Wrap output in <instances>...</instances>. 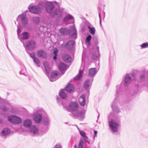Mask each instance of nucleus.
<instances>
[{
  "instance_id": "bb28decb",
  "label": "nucleus",
  "mask_w": 148,
  "mask_h": 148,
  "mask_svg": "<svg viewBox=\"0 0 148 148\" xmlns=\"http://www.w3.org/2000/svg\"><path fill=\"white\" fill-rule=\"evenodd\" d=\"M85 113L84 112H79L77 113L76 114L74 115V116L76 117H78L80 118L84 119V118Z\"/></svg>"
},
{
  "instance_id": "39448f33",
  "label": "nucleus",
  "mask_w": 148,
  "mask_h": 148,
  "mask_svg": "<svg viewBox=\"0 0 148 148\" xmlns=\"http://www.w3.org/2000/svg\"><path fill=\"white\" fill-rule=\"evenodd\" d=\"M23 44L26 50H32L34 48L35 43L34 41L31 40L27 42L26 43H23Z\"/></svg>"
},
{
  "instance_id": "20e7f679",
  "label": "nucleus",
  "mask_w": 148,
  "mask_h": 148,
  "mask_svg": "<svg viewBox=\"0 0 148 148\" xmlns=\"http://www.w3.org/2000/svg\"><path fill=\"white\" fill-rule=\"evenodd\" d=\"M8 119L10 122L14 124L21 123L22 121L21 119L19 117L14 115L9 116Z\"/></svg>"
},
{
  "instance_id": "5701e85b",
  "label": "nucleus",
  "mask_w": 148,
  "mask_h": 148,
  "mask_svg": "<svg viewBox=\"0 0 148 148\" xmlns=\"http://www.w3.org/2000/svg\"><path fill=\"white\" fill-rule=\"evenodd\" d=\"M43 64L45 67L46 73H49L50 69L49 65L48 62L46 61H44L43 63Z\"/></svg>"
},
{
  "instance_id": "cd10ccee",
  "label": "nucleus",
  "mask_w": 148,
  "mask_h": 148,
  "mask_svg": "<svg viewBox=\"0 0 148 148\" xmlns=\"http://www.w3.org/2000/svg\"><path fill=\"white\" fill-rule=\"evenodd\" d=\"M71 29L72 31L70 32V35H72L73 36H74V37L76 38V31L73 27H71Z\"/></svg>"
},
{
  "instance_id": "9b49d317",
  "label": "nucleus",
  "mask_w": 148,
  "mask_h": 148,
  "mask_svg": "<svg viewBox=\"0 0 148 148\" xmlns=\"http://www.w3.org/2000/svg\"><path fill=\"white\" fill-rule=\"evenodd\" d=\"M58 69L62 73V74L64 73L65 71L67 69L66 65L64 63H60L58 66Z\"/></svg>"
},
{
  "instance_id": "4c0bfd02",
  "label": "nucleus",
  "mask_w": 148,
  "mask_h": 148,
  "mask_svg": "<svg viewBox=\"0 0 148 148\" xmlns=\"http://www.w3.org/2000/svg\"><path fill=\"white\" fill-rule=\"evenodd\" d=\"M142 48H144L148 47V43L147 42L143 43L141 45Z\"/></svg>"
},
{
  "instance_id": "e433bc0d",
  "label": "nucleus",
  "mask_w": 148,
  "mask_h": 148,
  "mask_svg": "<svg viewBox=\"0 0 148 148\" xmlns=\"http://www.w3.org/2000/svg\"><path fill=\"white\" fill-rule=\"evenodd\" d=\"M17 33L18 35H18H20L19 34L20 33L21 31L22 30V27H21L20 25H17Z\"/></svg>"
},
{
  "instance_id": "2f4dec72",
  "label": "nucleus",
  "mask_w": 148,
  "mask_h": 148,
  "mask_svg": "<svg viewBox=\"0 0 148 148\" xmlns=\"http://www.w3.org/2000/svg\"><path fill=\"white\" fill-rule=\"evenodd\" d=\"M117 89L116 90V95L118 94L121 90L122 89V86L121 84H119L118 85L116 86Z\"/></svg>"
},
{
  "instance_id": "c9c22d12",
  "label": "nucleus",
  "mask_w": 148,
  "mask_h": 148,
  "mask_svg": "<svg viewBox=\"0 0 148 148\" xmlns=\"http://www.w3.org/2000/svg\"><path fill=\"white\" fill-rule=\"evenodd\" d=\"M80 134L84 138H86L87 139V137L86 135V133L83 131H79Z\"/></svg>"
},
{
  "instance_id": "473e14b6",
  "label": "nucleus",
  "mask_w": 148,
  "mask_h": 148,
  "mask_svg": "<svg viewBox=\"0 0 148 148\" xmlns=\"http://www.w3.org/2000/svg\"><path fill=\"white\" fill-rule=\"evenodd\" d=\"M21 74H22L26 75L27 74L26 69L25 67H23L22 69L20 72Z\"/></svg>"
},
{
  "instance_id": "f3484780",
  "label": "nucleus",
  "mask_w": 148,
  "mask_h": 148,
  "mask_svg": "<svg viewBox=\"0 0 148 148\" xmlns=\"http://www.w3.org/2000/svg\"><path fill=\"white\" fill-rule=\"evenodd\" d=\"M23 125L25 127L29 128L32 126V121L30 119H27L24 121Z\"/></svg>"
},
{
  "instance_id": "79ce46f5",
  "label": "nucleus",
  "mask_w": 148,
  "mask_h": 148,
  "mask_svg": "<svg viewBox=\"0 0 148 148\" xmlns=\"http://www.w3.org/2000/svg\"><path fill=\"white\" fill-rule=\"evenodd\" d=\"M34 62L37 64H38L40 63L39 60L37 58H35L33 59Z\"/></svg>"
},
{
  "instance_id": "423d86ee",
  "label": "nucleus",
  "mask_w": 148,
  "mask_h": 148,
  "mask_svg": "<svg viewBox=\"0 0 148 148\" xmlns=\"http://www.w3.org/2000/svg\"><path fill=\"white\" fill-rule=\"evenodd\" d=\"M109 125L113 132H116L118 131L119 125L115 121L112 120L111 121H109Z\"/></svg>"
},
{
  "instance_id": "f03ea898",
  "label": "nucleus",
  "mask_w": 148,
  "mask_h": 148,
  "mask_svg": "<svg viewBox=\"0 0 148 148\" xmlns=\"http://www.w3.org/2000/svg\"><path fill=\"white\" fill-rule=\"evenodd\" d=\"M46 114V112L42 109L36 110L33 114V119L34 122L37 123H40L42 120V115Z\"/></svg>"
},
{
  "instance_id": "6e6552de",
  "label": "nucleus",
  "mask_w": 148,
  "mask_h": 148,
  "mask_svg": "<svg viewBox=\"0 0 148 148\" xmlns=\"http://www.w3.org/2000/svg\"><path fill=\"white\" fill-rule=\"evenodd\" d=\"M12 108V106L10 103L6 102L5 103L2 104L1 106V110L4 112H6Z\"/></svg>"
},
{
  "instance_id": "5fc2aeb1",
  "label": "nucleus",
  "mask_w": 148,
  "mask_h": 148,
  "mask_svg": "<svg viewBox=\"0 0 148 148\" xmlns=\"http://www.w3.org/2000/svg\"><path fill=\"white\" fill-rule=\"evenodd\" d=\"M55 3H56V2H55Z\"/></svg>"
},
{
  "instance_id": "864d4df0",
  "label": "nucleus",
  "mask_w": 148,
  "mask_h": 148,
  "mask_svg": "<svg viewBox=\"0 0 148 148\" xmlns=\"http://www.w3.org/2000/svg\"><path fill=\"white\" fill-rule=\"evenodd\" d=\"M86 141L89 144V142L88 140H86Z\"/></svg>"
},
{
  "instance_id": "a878e982",
  "label": "nucleus",
  "mask_w": 148,
  "mask_h": 148,
  "mask_svg": "<svg viewBox=\"0 0 148 148\" xmlns=\"http://www.w3.org/2000/svg\"><path fill=\"white\" fill-rule=\"evenodd\" d=\"M10 132V131L9 129L5 128L1 131V134L3 136H5L8 134Z\"/></svg>"
},
{
  "instance_id": "f8f14e48",
  "label": "nucleus",
  "mask_w": 148,
  "mask_h": 148,
  "mask_svg": "<svg viewBox=\"0 0 148 148\" xmlns=\"http://www.w3.org/2000/svg\"><path fill=\"white\" fill-rule=\"evenodd\" d=\"M92 81V79L90 80V79H88L86 80L84 84V88L87 90L89 89L91 86Z\"/></svg>"
},
{
  "instance_id": "58836bf2",
  "label": "nucleus",
  "mask_w": 148,
  "mask_h": 148,
  "mask_svg": "<svg viewBox=\"0 0 148 148\" xmlns=\"http://www.w3.org/2000/svg\"><path fill=\"white\" fill-rule=\"evenodd\" d=\"M145 78V75L144 74L141 75L139 79H137L138 81V82H141L143 81L144 79Z\"/></svg>"
},
{
  "instance_id": "3c124183",
  "label": "nucleus",
  "mask_w": 148,
  "mask_h": 148,
  "mask_svg": "<svg viewBox=\"0 0 148 148\" xmlns=\"http://www.w3.org/2000/svg\"><path fill=\"white\" fill-rule=\"evenodd\" d=\"M74 148H76L77 147V146L76 145H75L74 146Z\"/></svg>"
},
{
  "instance_id": "7c9ffc66",
  "label": "nucleus",
  "mask_w": 148,
  "mask_h": 148,
  "mask_svg": "<svg viewBox=\"0 0 148 148\" xmlns=\"http://www.w3.org/2000/svg\"><path fill=\"white\" fill-rule=\"evenodd\" d=\"M82 73L83 70H80L79 74L75 77L74 79L76 80H79L82 77Z\"/></svg>"
},
{
  "instance_id": "4be33fe9",
  "label": "nucleus",
  "mask_w": 148,
  "mask_h": 148,
  "mask_svg": "<svg viewBox=\"0 0 148 148\" xmlns=\"http://www.w3.org/2000/svg\"><path fill=\"white\" fill-rule=\"evenodd\" d=\"M72 19L73 21V17L71 15L69 14H68L64 18V21L66 22V23L69 24L70 23L68 22L70 20Z\"/></svg>"
},
{
  "instance_id": "4468645a",
  "label": "nucleus",
  "mask_w": 148,
  "mask_h": 148,
  "mask_svg": "<svg viewBox=\"0 0 148 148\" xmlns=\"http://www.w3.org/2000/svg\"><path fill=\"white\" fill-rule=\"evenodd\" d=\"M38 56L40 58H46L47 56V53L43 50H39L37 52Z\"/></svg>"
},
{
  "instance_id": "49530a36",
  "label": "nucleus",
  "mask_w": 148,
  "mask_h": 148,
  "mask_svg": "<svg viewBox=\"0 0 148 148\" xmlns=\"http://www.w3.org/2000/svg\"><path fill=\"white\" fill-rule=\"evenodd\" d=\"M97 133H98V132L97 131H94V134H95V135L94 136V138H95L96 137H97Z\"/></svg>"
},
{
  "instance_id": "37998d69",
  "label": "nucleus",
  "mask_w": 148,
  "mask_h": 148,
  "mask_svg": "<svg viewBox=\"0 0 148 148\" xmlns=\"http://www.w3.org/2000/svg\"><path fill=\"white\" fill-rule=\"evenodd\" d=\"M30 56L33 59H34L35 58H36L35 54L34 53L30 54Z\"/></svg>"
},
{
  "instance_id": "603ef678",
  "label": "nucleus",
  "mask_w": 148,
  "mask_h": 148,
  "mask_svg": "<svg viewBox=\"0 0 148 148\" xmlns=\"http://www.w3.org/2000/svg\"><path fill=\"white\" fill-rule=\"evenodd\" d=\"M28 12V10H26V11L25 12V13L26 12Z\"/></svg>"
},
{
  "instance_id": "c03bdc74",
  "label": "nucleus",
  "mask_w": 148,
  "mask_h": 148,
  "mask_svg": "<svg viewBox=\"0 0 148 148\" xmlns=\"http://www.w3.org/2000/svg\"><path fill=\"white\" fill-rule=\"evenodd\" d=\"M99 19H100V23L101 24V13L99 11Z\"/></svg>"
},
{
  "instance_id": "de8ad7c7",
  "label": "nucleus",
  "mask_w": 148,
  "mask_h": 148,
  "mask_svg": "<svg viewBox=\"0 0 148 148\" xmlns=\"http://www.w3.org/2000/svg\"><path fill=\"white\" fill-rule=\"evenodd\" d=\"M92 58L94 59H95L97 58V56L95 55H94L92 56Z\"/></svg>"
},
{
  "instance_id": "ddd939ff",
  "label": "nucleus",
  "mask_w": 148,
  "mask_h": 148,
  "mask_svg": "<svg viewBox=\"0 0 148 148\" xmlns=\"http://www.w3.org/2000/svg\"><path fill=\"white\" fill-rule=\"evenodd\" d=\"M86 95L84 94L82 95L79 97V102L81 106H84L86 102Z\"/></svg>"
},
{
  "instance_id": "8fccbe9b",
  "label": "nucleus",
  "mask_w": 148,
  "mask_h": 148,
  "mask_svg": "<svg viewBox=\"0 0 148 148\" xmlns=\"http://www.w3.org/2000/svg\"><path fill=\"white\" fill-rule=\"evenodd\" d=\"M3 123V121L2 120L0 119V124H1Z\"/></svg>"
},
{
  "instance_id": "a19ab883",
  "label": "nucleus",
  "mask_w": 148,
  "mask_h": 148,
  "mask_svg": "<svg viewBox=\"0 0 148 148\" xmlns=\"http://www.w3.org/2000/svg\"><path fill=\"white\" fill-rule=\"evenodd\" d=\"M57 50H55L53 51V54L55 56L53 57L54 60H56L57 59Z\"/></svg>"
},
{
  "instance_id": "c85d7f7f",
  "label": "nucleus",
  "mask_w": 148,
  "mask_h": 148,
  "mask_svg": "<svg viewBox=\"0 0 148 148\" xmlns=\"http://www.w3.org/2000/svg\"><path fill=\"white\" fill-rule=\"evenodd\" d=\"M88 29L89 32L92 35H94L95 33V29L94 27H90V26H88Z\"/></svg>"
},
{
  "instance_id": "7ed1b4c3",
  "label": "nucleus",
  "mask_w": 148,
  "mask_h": 148,
  "mask_svg": "<svg viewBox=\"0 0 148 148\" xmlns=\"http://www.w3.org/2000/svg\"><path fill=\"white\" fill-rule=\"evenodd\" d=\"M79 108V105L76 102H71L66 108L68 111L75 112L77 111Z\"/></svg>"
},
{
  "instance_id": "a18cd8bd",
  "label": "nucleus",
  "mask_w": 148,
  "mask_h": 148,
  "mask_svg": "<svg viewBox=\"0 0 148 148\" xmlns=\"http://www.w3.org/2000/svg\"><path fill=\"white\" fill-rule=\"evenodd\" d=\"M53 148H62L60 145H56Z\"/></svg>"
},
{
  "instance_id": "ea45409f",
  "label": "nucleus",
  "mask_w": 148,
  "mask_h": 148,
  "mask_svg": "<svg viewBox=\"0 0 148 148\" xmlns=\"http://www.w3.org/2000/svg\"><path fill=\"white\" fill-rule=\"evenodd\" d=\"M91 36L89 35L87 37L86 39V42L88 43H89L90 42V40L91 38Z\"/></svg>"
},
{
  "instance_id": "aec40b11",
  "label": "nucleus",
  "mask_w": 148,
  "mask_h": 148,
  "mask_svg": "<svg viewBox=\"0 0 148 148\" xmlns=\"http://www.w3.org/2000/svg\"><path fill=\"white\" fill-rule=\"evenodd\" d=\"M59 95L63 99H65L67 98V95L66 93V91L64 90H62L59 92Z\"/></svg>"
},
{
  "instance_id": "f257e3e1",
  "label": "nucleus",
  "mask_w": 148,
  "mask_h": 148,
  "mask_svg": "<svg viewBox=\"0 0 148 148\" xmlns=\"http://www.w3.org/2000/svg\"><path fill=\"white\" fill-rule=\"evenodd\" d=\"M44 6L47 12L50 14L52 17H54L56 15L60 16L62 14V12L59 9H57L55 11H53L54 5L51 2L45 1L40 2L38 5L29 6L28 7L29 10L31 13L38 14L43 9Z\"/></svg>"
},
{
  "instance_id": "412c9836",
  "label": "nucleus",
  "mask_w": 148,
  "mask_h": 148,
  "mask_svg": "<svg viewBox=\"0 0 148 148\" xmlns=\"http://www.w3.org/2000/svg\"><path fill=\"white\" fill-rule=\"evenodd\" d=\"M97 71L95 68H91L89 69L88 75L90 76H94L97 73Z\"/></svg>"
},
{
  "instance_id": "c756f323",
  "label": "nucleus",
  "mask_w": 148,
  "mask_h": 148,
  "mask_svg": "<svg viewBox=\"0 0 148 148\" xmlns=\"http://www.w3.org/2000/svg\"><path fill=\"white\" fill-rule=\"evenodd\" d=\"M60 32L61 34L64 35L68 33L69 32V30L66 28H62L60 29Z\"/></svg>"
},
{
  "instance_id": "1a4fd4ad",
  "label": "nucleus",
  "mask_w": 148,
  "mask_h": 148,
  "mask_svg": "<svg viewBox=\"0 0 148 148\" xmlns=\"http://www.w3.org/2000/svg\"><path fill=\"white\" fill-rule=\"evenodd\" d=\"M19 19H20L23 25H25L27 24L28 21L26 15H24L23 14L19 15L18 17L17 21Z\"/></svg>"
},
{
  "instance_id": "b1692460",
  "label": "nucleus",
  "mask_w": 148,
  "mask_h": 148,
  "mask_svg": "<svg viewBox=\"0 0 148 148\" xmlns=\"http://www.w3.org/2000/svg\"><path fill=\"white\" fill-rule=\"evenodd\" d=\"M50 121V119L48 117L46 116L43 119V124L47 126L49 124Z\"/></svg>"
},
{
  "instance_id": "393cba45",
  "label": "nucleus",
  "mask_w": 148,
  "mask_h": 148,
  "mask_svg": "<svg viewBox=\"0 0 148 148\" xmlns=\"http://www.w3.org/2000/svg\"><path fill=\"white\" fill-rule=\"evenodd\" d=\"M31 132L34 134H36L38 132V129L35 126H31L29 128Z\"/></svg>"
},
{
  "instance_id": "f704fd0d",
  "label": "nucleus",
  "mask_w": 148,
  "mask_h": 148,
  "mask_svg": "<svg viewBox=\"0 0 148 148\" xmlns=\"http://www.w3.org/2000/svg\"><path fill=\"white\" fill-rule=\"evenodd\" d=\"M112 107L113 110L114 112H115L116 113H117L119 112V111L117 107H115V106H114L113 104L112 105Z\"/></svg>"
},
{
  "instance_id": "0eeeda50",
  "label": "nucleus",
  "mask_w": 148,
  "mask_h": 148,
  "mask_svg": "<svg viewBox=\"0 0 148 148\" xmlns=\"http://www.w3.org/2000/svg\"><path fill=\"white\" fill-rule=\"evenodd\" d=\"M60 73L57 71H53L51 73V76L49 77L50 80L51 82H53L59 78Z\"/></svg>"
},
{
  "instance_id": "09e8293b",
  "label": "nucleus",
  "mask_w": 148,
  "mask_h": 148,
  "mask_svg": "<svg viewBox=\"0 0 148 148\" xmlns=\"http://www.w3.org/2000/svg\"><path fill=\"white\" fill-rule=\"evenodd\" d=\"M132 75V76L134 78V80L136 81V75H135V74H133Z\"/></svg>"
},
{
  "instance_id": "2eb2a0df",
  "label": "nucleus",
  "mask_w": 148,
  "mask_h": 148,
  "mask_svg": "<svg viewBox=\"0 0 148 148\" xmlns=\"http://www.w3.org/2000/svg\"><path fill=\"white\" fill-rule=\"evenodd\" d=\"M62 59L64 62H70L71 60V56L67 54H64L62 56Z\"/></svg>"
},
{
  "instance_id": "72a5a7b5",
  "label": "nucleus",
  "mask_w": 148,
  "mask_h": 148,
  "mask_svg": "<svg viewBox=\"0 0 148 148\" xmlns=\"http://www.w3.org/2000/svg\"><path fill=\"white\" fill-rule=\"evenodd\" d=\"M84 145V142L82 140V139H81L79 142L78 148H83Z\"/></svg>"
},
{
  "instance_id": "a211bd4d",
  "label": "nucleus",
  "mask_w": 148,
  "mask_h": 148,
  "mask_svg": "<svg viewBox=\"0 0 148 148\" xmlns=\"http://www.w3.org/2000/svg\"><path fill=\"white\" fill-rule=\"evenodd\" d=\"M74 43V41L70 40L67 43H66L65 46L68 49L70 50L73 48Z\"/></svg>"
},
{
  "instance_id": "9d476101",
  "label": "nucleus",
  "mask_w": 148,
  "mask_h": 148,
  "mask_svg": "<svg viewBox=\"0 0 148 148\" xmlns=\"http://www.w3.org/2000/svg\"><path fill=\"white\" fill-rule=\"evenodd\" d=\"M131 74L126 75L124 78V84L125 85L127 86L132 82V79L131 77Z\"/></svg>"
},
{
  "instance_id": "dca6fc26",
  "label": "nucleus",
  "mask_w": 148,
  "mask_h": 148,
  "mask_svg": "<svg viewBox=\"0 0 148 148\" xmlns=\"http://www.w3.org/2000/svg\"><path fill=\"white\" fill-rule=\"evenodd\" d=\"M29 36V34L28 32H25L23 33L22 34L18 35V38L19 39H27Z\"/></svg>"
},
{
  "instance_id": "6ab92c4d",
  "label": "nucleus",
  "mask_w": 148,
  "mask_h": 148,
  "mask_svg": "<svg viewBox=\"0 0 148 148\" xmlns=\"http://www.w3.org/2000/svg\"><path fill=\"white\" fill-rule=\"evenodd\" d=\"M74 90V87L73 85L69 84L65 87L64 90L68 92H71L73 91Z\"/></svg>"
}]
</instances>
